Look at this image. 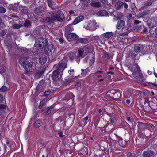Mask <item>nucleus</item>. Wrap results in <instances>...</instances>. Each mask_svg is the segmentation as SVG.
<instances>
[{
  "instance_id": "f257e3e1",
  "label": "nucleus",
  "mask_w": 157,
  "mask_h": 157,
  "mask_svg": "<svg viewBox=\"0 0 157 157\" xmlns=\"http://www.w3.org/2000/svg\"><path fill=\"white\" fill-rule=\"evenodd\" d=\"M67 64L66 58H63L58 64L57 68L53 72L52 77L54 81H57L61 78L63 71L66 68Z\"/></svg>"
},
{
  "instance_id": "f03ea898",
  "label": "nucleus",
  "mask_w": 157,
  "mask_h": 157,
  "mask_svg": "<svg viewBox=\"0 0 157 157\" xmlns=\"http://www.w3.org/2000/svg\"><path fill=\"white\" fill-rule=\"evenodd\" d=\"M51 17L46 19V21L48 24H51L55 21H62L64 18V15L61 11H54L51 15Z\"/></svg>"
},
{
  "instance_id": "7ed1b4c3",
  "label": "nucleus",
  "mask_w": 157,
  "mask_h": 157,
  "mask_svg": "<svg viewBox=\"0 0 157 157\" xmlns=\"http://www.w3.org/2000/svg\"><path fill=\"white\" fill-rule=\"evenodd\" d=\"M22 64L24 69L27 72H33L36 69V64L32 62L28 63L24 59H21L19 61Z\"/></svg>"
},
{
  "instance_id": "20e7f679",
  "label": "nucleus",
  "mask_w": 157,
  "mask_h": 157,
  "mask_svg": "<svg viewBox=\"0 0 157 157\" xmlns=\"http://www.w3.org/2000/svg\"><path fill=\"white\" fill-rule=\"evenodd\" d=\"M95 20L90 21L85 24L84 28L86 30L94 31L96 30L97 28Z\"/></svg>"
},
{
  "instance_id": "39448f33",
  "label": "nucleus",
  "mask_w": 157,
  "mask_h": 157,
  "mask_svg": "<svg viewBox=\"0 0 157 157\" xmlns=\"http://www.w3.org/2000/svg\"><path fill=\"white\" fill-rule=\"evenodd\" d=\"M130 70L132 73V75L134 78H137L141 75L140 70L137 64H133L130 67Z\"/></svg>"
},
{
  "instance_id": "423d86ee",
  "label": "nucleus",
  "mask_w": 157,
  "mask_h": 157,
  "mask_svg": "<svg viewBox=\"0 0 157 157\" xmlns=\"http://www.w3.org/2000/svg\"><path fill=\"white\" fill-rule=\"evenodd\" d=\"M83 52L84 50L83 49H80L78 51L75 59L78 64L79 63L80 58H83L85 56V55H84L83 54Z\"/></svg>"
},
{
  "instance_id": "0eeeda50",
  "label": "nucleus",
  "mask_w": 157,
  "mask_h": 157,
  "mask_svg": "<svg viewBox=\"0 0 157 157\" xmlns=\"http://www.w3.org/2000/svg\"><path fill=\"white\" fill-rule=\"evenodd\" d=\"M67 37V40L69 41L77 40L78 38V36L76 34L73 33L69 34Z\"/></svg>"
},
{
  "instance_id": "6e6552de",
  "label": "nucleus",
  "mask_w": 157,
  "mask_h": 157,
  "mask_svg": "<svg viewBox=\"0 0 157 157\" xmlns=\"http://www.w3.org/2000/svg\"><path fill=\"white\" fill-rule=\"evenodd\" d=\"M125 25V22L122 20H119L117 23L116 28L118 29H123Z\"/></svg>"
},
{
  "instance_id": "1a4fd4ad",
  "label": "nucleus",
  "mask_w": 157,
  "mask_h": 157,
  "mask_svg": "<svg viewBox=\"0 0 157 157\" xmlns=\"http://www.w3.org/2000/svg\"><path fill=\"white\" fill-rule=\"evenodd\" d=\"M91 6L94 8H99L101 6V5L99 2H97L98 0H91Z\"/></svg>"
},
{
  "instance_id": "9d476101",
  "label": "nucleus",
  "mask_w": 157,
  "mask_h": 157,
  "mask_svg": "<svg viewBox=\"0 0 157 157\" xmlns=\"http://www.w3.org/2000/svg\"><path fill=\"white\" fill-rule=\"evenodd\" d=\"M18 11L22 14H27L29 13L28 10L26 7H22V6H20Z\"/></svg>"
},
{
  "instance_id": "9b49d317",
  "label": "nucleus",
  "mask_w": 157,
  "mask_h": 157,
  "mask_svg": "<svg viewBox=\"0 0 157 157\" xmlns=\"http://www.w3.org/2000/svg\"><path fill=\"white\" fill-rule=\"evenodd\" d=\"M154 153L153 151L149 150L144 152L143 154V155L144 157H150L153 155Z\"/></svg>"
},
{
  "instance_id": "f8f14e48",
  "label": "nucleus",
  "mask_w": 157,
  "mask_h": 157,
  "mask_svg": "<svg viewBox=\"0 0 157 157\" xmlns=\"http://www.w3.org/2000/svg\"><path fill=\"white\" fill-rule=\"evenodd\" d=\"M20 5L19 4H14L10 5L9 8L10 9L13 10H19Z\"/></svg>"
},
{
  "instance_id": "ddd939ff",
  "label": "nucleus",
  "mask_w": 157,
  "mask_h": 157,
  "mask_svg": "<svg viewBox=\"0 0 157 157\" xmlns=\"http://www.w3.org/2000/svg\"><path fill=\"white\" fill-rule=\"evenodd\" d=\"M47 59V57L46 56H44L39 58V61L41 64H44L46 62Z\"/></svg>"
},
{
  "instance_id": "4468645a",
  "label": "nucleus",
  "mask_w": 157,
  "mask_h": 157,
  "mask_svg": "<svg viewBox=\"0 0 157 157\" xmlns=\"http://www.w3.org/2000/svg\"><path fill=\"white\" fill-rule=\"evenodd\" d=\"M73 24H70L66 26L65 31L66 32L72 31L74 30V28L72 27Z\"/></svg>"
},
{
  "instance_id": "2eb2a0df",
  "label": "nucleus",
  "mask_w": 157,
  "mask_h": 157,
  "mask_svg": "<svg viewBox=\"0 0 157 157\" xmlns=\"http://www.w3.org/2000/svg\"><path fill=\"white\" fill-rule=\"evenodd\" d=\"M83 19V17L82 16H80L76 18L73 22L74 25H75L81 21Z\"/></svg>"
},
{
  "instance_id": "dca6fc26",
  "label": "nucleus",
  "mask_w": 157,
  "mask_h": 157,
  "mask_svg": "<svg viewBox=\"0 0 157 157\" xmlns=\"http://www.w3.org/2000/svg\"><path fill=\"white\" fill-rule=\"evenodd\" d=\"M67 56L68 57H69L70 59L71 60H73L75 58V59L76 58L77 56L75 52H72L69 53Z\"/></svg>"
},
{
  "instance_id": "f3484780",
  "label": "nucleus",
  "mask_w": 157,
  "mask_h": 157,
  "mask_svg": "<svg viewBox=\"0 0 157 157\" xmlns=\"http://www.w3.org/2000/svg\"><path fill=\"white\" fill-rule=\"evenodd\" d=\"M79 41L82 43L86 44L89 43V40L87 38H84L80 39Z\"/></svg>"
},
{
  "instance_id": "a211bd4d",
  "label": "nucleus",
  "mask_w": 157,
  "mask_h": 157,
  "mask_svg": "<svg viewBox=\"0 0 157 157\" xmlns=\"http://www.w3.org/2000/svg\"><path fill=\"white\" fill-rule=\"evenodd\" d=\"M123 5V3L121 2H117L115 5V7L117 9H119Z\"/></svg>"
},
{
  "instance_id": "6ab92c4d",
  "label": "nucleus",
  "mask_w": 157,
  "mask_h": 157,
  "mask_svg": "<svg viewBox=\"0 0 157 157\" xmlns=\"http://www.w3.org/2000/svg\"><path fill=\"white\" fill-rule=\"evenodd\" d=\"M103 34H104L105 37L107 38H109L113 35V33L112 32H107Z\"/></svg>"
},
{
  "instance_id": "aec40b11",
  "label": "nucleus",
  "mask_w": 157,
  "mask_h": 157,
  "mask_svg": "<svg viewBox=\"0 0 157 157\" xmlns=\"http://www.w3.org/2000/svg\"><path fill=\"white\" fill-rule=\"evenodd\" d=\"M102 38V36H95L93 37V40L96 41L97 42H99L100 39Z\"/></svg>"
},
{
  "instance_id": "412c9836",
  "label": "nucleus",
  "mask_w": 157,
  "mask_h": 157,
  "mask_svg": "<svg viewBox=\"0 0 157 157\" xmlns=\"http://www.w3.org/2000/svg\"><path fill=\"white\" fill-rule=\"evenodd\" d=\"M82 1L83 3L84 7H86L90 3V0H82Z\"/></svg>"
},
{
  "instance_id": "4be33fe9",
  "label": "nucleus",
  "mask_w": 157,
  "mask_h": 157,
  "mask_svg": "<svg viewBox=\"0 0 157 157\" xmlns=\"http://www.w3.org/2000/svg\"><path fill=\"white\" fill-rule=\"evenodd\" d=\"M97 76L98 78L103 77L104 76L103 71H98L96 72Z\"/></svg>"
},
{
  "instance_id": "5701e85b",
  "label": "nucleus",
  "mask_w": 157,
  "mask_h": 157,
  "mask_svg": "<svg viewBox=\"0 0 157 157\" xmlns=\"http://www.w3.org/2000/svg\"><path fill=\"white\" fill-rule=\"evenodd\" d=\"M6 68L3 65L0 66V73L2 74L5 72L6 71Z\"/></svg>"
},
{
  "instance_id": "b1692460",
  "label": "nucleus",
  "mask_w": 157,
  "mask_h": 157,
  "mask_svg": "<svg viewBox=\"0 0 157 157\" xmlns=\"http://www.w3.org/2000/svg\"><path fill=\"white\" fill-rule=\"evenodd\" d=\"M40 122V121L39 120L36 121L34 124V126L36 128H38L41 125Z\"/></svg>"
},
{
  "instance_id": "393cba45",
  "label": "nucleus",
  "mask_w": 157,
  "mask_h": 157,
  "mask_svg": "<svg viewBox=\"0 0 157 157\" xmlns=\"http://www.w3.org/2000/svg\"><path fill=\"white\" fill-rule=\"evenodd\" d=\"M99 14L101 16H105L108 15V13L105 11H101L99 12Z\"/></svg>"
},
{
  "instance_id": "a878e982",
  "label": "nucleus",
  "mask_w": 157,
  "mask_h": 157,
  "mask_svg": "<svg viewBox=\"0 0 157 157\" xmlns=\"http://www.w3.org/2000/svg\"><path fill=\"white\" fill-rule=\"evenodd\" d=\"M118 140L119 144V145L122 147H124V143L122 141V138L120 137L118 138L117 139Z\"/></svg>"
},
{
  "instance_id": "bb28decb",
  "label": "nucleus",
  "mask_w": 157,
  "mask_h": 157,
  "mask_svg": "<svg viewBox=\"0 0 157 157\" xmlns=\"http://www.w3.org/2000/svg\"><path fill=\"white\" fill-rule=\"evenodd\" d=\"M46 100H47V99H44L40 102L39 105V108H41L44 104L46 102Z\"/></svg>"
},
{
  "instance_id": "cd10ccee",
  "label": "nucleus",
  "mask_w": 157,
  "mask_h": 157,
  "mask_svg": "<svg viewBox=\"0 0 157 157\" xmlns=\"http://www.w3.org/2000/svg\"><path fill=\"white\" fill-rule=\"evenodd\" d=\"M24 26L25 27H30L31 26V23L29 21H26L24 24Z\"/></svg>"
},
{
  "instance_id": "c85d7f7f",
  "label": "nucleus",
  "mask_w": 157,
  "mask_h": 157,
  "mask_svg": "<svg viewBox=\"0 0 157 157\" xmlns=\"http://www.w3.org/2000/svg\"><path fill=\"white\" fill-rule=\"evenodd\" d=\"M22 26V25L20 24H15L14 25H13V27L14 29H18L21 27Z\"/></svg>"
},
{
  "instance_id": "c756f323",
  "label": "nucleus",
  "mask_w": 157,
  "mask_h": 157,
  "mask_svg": "<svg viewBox=\"0 0 157 157\" xmlns=\"http://www.w3.org/2000/svg\"><path fill=\"white\" fill-rule=\"evenodd\" d=\"M82 71L81 75L82 76H85L88 73V72H87V70L84 69H82Z\"/></svg>"
},
{
  "instance_id": "7c9ffc66",
  "label": "nucleus",
  "mask_w": 157,
  "mask_h": 157,
  "mask_svg": "<svg viewBox=\"0 0 157 157\" xmlns=\"http://www.w3.org/2000/svg\"><path fill=\"white\" fill-rule=\"evenodd\" d=\"M100 36H102V38L100 39L99 42L102 44H103L105 41V37L104 36V34H102Z\"/></svg>"
},
{
  "instance_id": "2f4dec72",
  "label": "nucleus",
  "mask_w": 157,
  "mask_h": 157,
  "mask_svg": "<svg viewBox=\"0 0 157 157\" xmlns=\"http://www.w3.org/2000/svg\"><path fill=\"white\" fill-rule=\"evenodd\" d=\"M8 87L5 86H3L0 88V92H4L7 90Z\"/></svg>"
},
{
  "instance_id": "473e14b6",
  "label": "nucleus",
  "mask_w": 157,
  "mask_h": 157,
  "mask_svg": "<svg viewBox=\"0 0 157 157\" xmlns=\"http://www.w3.org/2000/svg\"><path fill=\"white\" fill-rule=\"evenodd\" d=\"M135 51L136 52H139L140 51V48L138 45H136L134 47Z\"/></svg>"
},
{
  "instance_id": "72a5a7b5",
  "label": "nucleus",
  "mask_w": 157,
  "mask_h": 157,
  "mask_svg": "<svg viewBox=\"0 0 157 157\" xmlns=\"http://www.w3.org/2000/svg\"><path fill=\"white\" fill-rule=\"evenodd\" d=\"M47 1L48 6L51 8H52V9H53L54 8L53 6V4L52 3V1L51 0H47Z\"/></svg>"
},
{
  "instance_id": "f704fd0d",
  "label": "nucleus",
  "mask_w": 157,
  "mask_h": 157,
  "mask_svg": "<svg viewBox=\"0 0 157 157\" xmlns=\"http://www.w3.org/2000/svg\"><path fill=\"white\" fill-rule=\"evenodd\" d=\"M6 9L3 7H0V13H4L6 12Z\"/></svg>"
},
{
  "instance_id": "c9c22d12",
  "label": "nucleus",
  "mask_w": 157,
  "mask_h": 157,
  "mask_svg": "<svg viewBox=\"0 0 157 157\" xmlns=\"http://www.w3.org/2000/svg\"><path fill=\"white\" fill-rule=\"evenodd\" d=\"M68 72L70 74V77H71V76H72V77H73V75H74V70L73 69H71V70H69L68 71Z\"/></svg>"
},
{
  "instance_id": "e433bc0d",
  "label": "nucleus",
  "mask_w": 157,
  "mask_h": 157,
  "mask_svg": "<svg viewBox=\"0 0 157 157\" xmlns=\"http://www.w3.org/2000/svg\"><path fill=\"white\" fill-rule=\"evenodd\" d=\"M93 56L91 59L90 61V64H92L94 63L95 62V57L93 55Z\"/></svg>"
},
{
  "instance_id": "4c0bfd02",
  "label": "nucleus",
  "mask_w": 157,
  "mask_h": 157,
  "mask_svg": "<svg viewBox=\"0 0 157 157\" xmlns=\"http://www.w3.org/2000/svg\"><path fill=\"white\" fill-rule=\"evenodd\" d=\"M154 30L155 29L154 27L151 28L150 30V33L152 35H155V33Z\"/></svg>"
},
{
  "instance_id": "58836bf2",
  "label": "nucleus",
  "mask_w": 157,
  "mask_h": 157,
  "mask_svg": "<svg viewBox=\"0 0 157 157\" xmlns=\"http://www.w3.org/2000/svg\"><path fill=\"white\" fill-rule=\"evenodd\" d=\"M43 72H42L41 71H39V72H38L36 74V76L40 77L42 75V74H43Z\"/></svg>"
},
{
  "instance_id": "ea45409f",
  "label": "nucleus",
  "mask_w": 157,
  "mask_h": 157,
  "mask_svg": "<svg viewBox=\"0 0 157 157\" xmlns=\"http://www.w3.org/2000/svg\"><path fill=\"white\" fill-rule=\"evenodd\" d=\"M51 109L50 108L48 109L45 112L46 115H48L51 112Z\"/></svg>"
},
{
  "instance_id": "a19ab883",
  "label": "nucleus",
  "mask_w": 157,
  "mask_h": 157,
  "mask_svg": "<svg viewBox=\"0 0 157 157\" xmlns=\"http://www.w3.org/2000/svg\"><path fill=\"white\" fill-rule=\"evenodd\" d=\"M103 3L105 4L109 5L110 4L107 0H102Z\"/></svg>"
},
{
  "instance_id": "79ce46f5",
  "label": "nucleus",
  "mask_w": 157,
  "mask_h": 157,
  "mask_svg": "<svg viewBox=\"0 0 157 157\" xmlns=\"http://www.w3.org/2000/svg\"><path fill=\"white\" fill-rule=\"evenodd\" d=\"M51 94V92L49 91L45 92V96H48Z\"/></svg>"
},
{
  "instance_id": "37998d69",
  "label": "nucleus",
  "mask_w": 157,
  "mask_h": 157,
  "mask_svg": "<svg viewBox=\"0 0 157 157\" xmlns=\"http://www.w3.org/2000/svg\"><path fill=\"white\" fill-rule=\"evenodd\" d=\"M92 69V67H88V68L86 69V70H87V72H88V73H89L90 71Z\"/></svg>"
},
{
  "instance_id": "c03bdc74",
  "label": "nucleus",
  "mask_w": 157,
  "mask_h": 157,
  "mask_svg": "<svg viewBox=\"0 0 157 157\" xmlns=\"http://www.w3.org/2000/svg\"><path fill=\"white\" fill-rule=\"evenodd\" d=\"M69 13L71 15H75V12L73 11L72 10L70 11Z\"/></svg>"
},
{
  "instance_id": "a18cd8bd",
  "label": "nucleus",
  "mask_w": 157,
  "mask_h": 157,
  "mask_svg": "<svg viewBox=\"0 0 157 157\" xmlns=\"http://www.w3.org/2000/svg\"><path fill=\"white\" fill-rule=\"evenodd\" d=\"M3 100V97L0 94V103L2 102Z\"/></svg>"
},
{
  "instance_id": "49530a36",
  "label": "nucleus",
  "mask_w": 157,
  "mask_h": 157,
  "mask_svg": "<svg viewBox=\"0 0 157 157\" xmlns=\"http://www.w3.org/2000/svg\"><path fill=\"white\" fill-rule=\"evenodd\" d=\"M152 4V3L151 2H147L146 3V5L147 6H151Z\"/></svg>"
},
{
  "instance_id": "de8ad7c7",
  "label": "nucleus",
  "mask_w": 157,
  "mask_h": 157,
  "mask_svg": "<svg viewBox=\"0 0 157 157\" xmlns=\"http://www.w3.org/2000/svg\"><path fill=\"white\" fill-rule=\"evenodd\" d=\"M132 156V154L131 153H129L127 155V157H131Z\"/></svg>"
},
{
  "instance_id": "09e8293b",
  "label": "nucleus",
  "mask_w": 157,
  "mask_h": 157,
  "mask_svg": "<svg viewBox=\"0 0 157 157\" xmlns=\"http://www.w3.org/2000/svg\"><path fill=\"white\" fill-rule=\"evenodd\" d=\"M147 13V12H144L141 13V16H143L144 15H146Z\"/></svg>"
},
{
  "instance_id": "8fccbe9b",
  "label": "nucleus",
  "mask_w": 157,
  "mask_h": 157,
  "mask_svg": "<svg viewBox=\"0 0 157 157\" xmlns=\"http://www.w3.org/2000/svg\"><path fill=\"white\" fill-rule=\"evenodd\" d=\"M59 41L61 43H63L64 41V39L63 38H60Z\"/></svg>"
},
{
  "instance_id": "3c124183",
  "label": "nucleus",
  "mask_w": 157,
  "mask_h": 157,
  "mask_svg": "<svg viewBox=\"0 0 157 157\" xmlns=\"http://www.w3.org/2000/svg\"><path fill=\"white\" fill-rule=\"evenodd\" d=\"M124 7L125 8H127L128 7V5L126 3H125L124 4H123Z\"/></svg>"
},
{
  "instance_id": "603ef678",
  "label": "nucleus",
  "mask_w": 157,
  "mask_h": 157,
  "mask_svg": "<svg viewBox=\"0 0 157 157\" xmlns=\"http://www.w3.org/2000/svg\"><path fill=\"white\" fill-rule=\"evenodd\" d=\"M140 21L138 20H135V21L134 23L136 24H137L139 23Z\"/></svg>"
},
{
  "instance_id": "864d4df0",
  "label": "nucleus",
  "mask_w": 157,
  "mask_h": 157,
  "mask_svg": "<svg viewBox=\"0 0 157 157\" xmlns=\"http://www.w3.org/2000/svg\"><path fill=\"white\" fill-rule=\"evenodd\" d=\"M81 85L80 82H77L76 84V86L78 87H79Z\"/></svg>"
},
{
  "instance_id": "5fc2aeb1",
  "label": "nucleus",
  "mask_w": 157,
  "mask_h": 157,
  "mask_svg": "<svg viewBox=\"0 0 157 157\" xmlns=\"http://www.w3.org/2000/svg\"><path fill=\"white\" fill-rule=\"evenodd\" d=\"M155 29V35L157 34V28H154Z\"/></svg>"
},
{
  "instance_id": "6e6d98bb",
  "label": "nucleus",
  "mask_w": 157,
  "mask_h": 157,
  "mask_svg": "<svg viewBox=\"0 0 157 157\" xmlns=\"http://www.w3.org/2000/svg\"><path fill=\"white\" fill-rule=\"evenodd\" d=\"M104 79H105V78H102L101 79H99L98 80V81L99 82H100L103 81Z\"/></svg>"
},
{
  "instance_id": "4d7b16f0",
  "label": "nucleus",
  "mask_w": 157,
  "mask_h": 157,
  "mask_svg": "<svg viewBox=\"0 0 157 157\" xmlns=\"http://www.w3.org/2000/svg\"><path fill=\"white\" fill-rule=\"evenodd\" d=\"M126 103L128 104H129L130 103V101L128 99L126 100Z\"/></svg>"
},
{
  "instance_id": "13d9d810",
  "label": "nucleus",
  "mask_w": 157,
  "mask_h": 157,
  "mask_svg": "<svg viewBox=\"0 0 157 157\" xmlns=\"http://www.w3.org/2000/svg\"><path fill=\"white\" fill-rule=\"evenodd\" d=\"M110 122L112 123H114V121L113 119V118L111 119L110 120Z\"/></svg>"
},
{
  "instance_id": "bf43d9fd",
  "label": "nucleus",
  "mask_w": 157,
  "mask_h": 157,
  "mask_svg": "<svg viewBox=\"0 0 157 157\" xmlns=\"http://www.w3.org/2000/svg\"><path fill=\"white\" fill-rule=\"evenodd\" d=\"M38 45L40 47H41L43 45L41 43V42H40L39 43Z\"/></svg>"
},
{
  "instance_id": "052dcab7",
  "label": "nucleus",
  "mask_w": 157,
  "mask_h": 157,
  "mask_svg": "<svg viewBox=\"0 0 157 157\" xmlns=\"http://www.w3.org/2000/svg\"><path fill=\"white\" fill-rule=\"evenodd\" d=\"M77 78V77H76V76H75V77L74 78H73L71 80V81H73L74 80H75L76 79V78Z\"/></svg>"
},
{
  "instance_id": "680f3d73",
  "label": "nucleus",
  "mask_w": 157,
  "mask_h": 157,
  "mask_svg": "<svg viewBox=\"0 0 157 157\" xmlns=\"http://www.w3.org/2000/svg\"><path fill=\"white\" fill-rule=\"evenodd\" d=\"M148 73L149 74V75H150L152 74V72L151 71H150L149 70H148L147 71Z\"/></svg>"
},
{
  "instance_id": "e2e57ef3",
  "label": "nucleus",
  "mask_w": 157,
  "mask_h": 157,
  "mask_svg": "<svg viewBox=\"0 0 157 157\" xmlns=\"http://www.w3.org/2000/svg\"><path fill=\"white\" fill-rule=\"evenodd\" d=\"M102 112V110L101 109H99L98 110V112L99 113H101Z\"/></svg>"
},
{
  "instance_id": "0e129e2a",
  "label": "nucleus",
  "mask_w": 157,
  "mask_h": 157,
  "mask_svg": "<svg viewBox=\"0 0 157 157\" xmlns=\"http://www.w3.org/2000/svg\"><path fill=\"white\" fill-rule=\"evenodd\" d=\"M128 92V91H126L124 94V95L125 96V95H126Z\"/></svg>"
},
{
  "instance_id": "69168bd1",
  "label": "nucleus",
  "mask_w": 157,
  "mask_h": 157,
  "mask_svg": "<svg viewBox=\"0 0 157 157\" xmlns=\"http://www.w3.org/2000/svg\"><path fill=\"white\" fill-rule=\"evenodd\" d=\"M108 73L111 74H113V73L112 71L109 72Z\"/></svg>"
},
{
  "instance_id": "338daca9",
  "label": "nucleus",
  "mask_w": 157,
  "mask_h": 157,
  "mask_svg": "<svg viewBox=\"0 0 157 157\" xmlns=\"http://www.w3.org/2000/svg\"><path fill=\"white\" fill-rule=\"evenodd\" d=\"M154 74L155 75V76L157 77V74H156V73L154 72Z\"/></svg>"
},
{
  "instance_id": "774afa93",
  "label": "nucleus",
  "mask_w": 157,
  "mask_h": 157,
  "mask_svg": "<svg viewBox=\"0 0 157 157\" xmlns=\"http://www.w3.org/2000/svg\"><path fill=\"white\" fill-rule=\"evenodd\" d=\"M145 101H146L147 102L148 101V100L147 98L145 99Z\"/></svg>"
}]
</instances>
